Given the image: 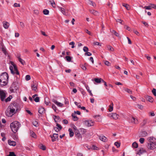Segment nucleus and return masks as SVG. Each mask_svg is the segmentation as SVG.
Masks as SVG:
<instances>
[{
	"instance_id": "nucleus-14",
	"label": "nucleus",
	"mask_w": 156,
	"mask_h": 156,
	"mask_svg": "<svg viewBox=\"0 0 156 156\" xmlns=\"http://www.w3.org/2000/svg\"><path fill=\"white\" fill-rule=\"evenodd\" d=\"M53 102H54L57 106L62 107L63 104L60 102H58L55 100H53Z\"/></svg>"
},
{
	"instance_id": "nucleus-55",
	"label": "nucleus",
	"mask_w": 156,
	"mask_h": 156,
	"mask_svg": "<svg viewBox=\"0 0 156 156\" xmlns=\"http://www.w3.org/2000/svg\"><path fill=\"white\" fill-rule=\"evenodd\" d=\"M69 44L70 45H72L71 48H73L74 47L75 43L74 42L72 41V42H70Z\"/></svg>"
},
{
	"instance_id": "nucleus-58",
	"label": "nucleus",
	"mask_w": 156,
	"mask_h": 156,
	"mask_svg": "<svg viewBox=\"0 0 156 156\" xmlns=\"http://www.w3.org/2000/svg\"><path fill=\"white\" fill-rule=\"evenodd\" d=\"M52 108H53V109L54 111L55 112H56V111L57 110V108H56V106H55V105H52Z\"/></svg>"
},
{
	"instance_id": "nucleus-23",
	"label": "nucleus",
	"mask_w": 156,
	"mask_h": 156,
	"mask_svg": "<svg viewBox=\"0 0 156 156\" xmlns=\"http://www.w3.org/2000/svg\"><path fill=\"white\" fill-rule=\"evenodd\" d=\"M110 32L114 34L117 37H119V34L114 30H110Z\"/></svg>"
},
{
	"instance_id": "nucleus-56",
	"label": "nucleus",
	"mask_w": 156,
	"mask_h": 156,
	"mask_svg": "<svg viewBox=\"0 0 156 156\" xmlns=\"http://www.w3.org/2000/svg\"><path fill=\"white\" fill-rule=\"evenodd\" d=\"M150 5L151 6V8L156 9V5L155 4L151 3Z\"/></svg>"
},
{
	"instance_id": "nucleus-3",
	"label": "nucleus",
	"mask_w": 156,
	"mask_h": 156,
	"mask_svg": "<svg viewBox=\"0 0 156 156\" xmlns=\"http://www.w3.org/2000/svg\"><path fill=\"white\" fill-rule=\"evenodd\" d=\"M16 112V111L12 109L11 108L8 107L5 113L7 116L8 117H11L14 115Z\"/></svg>"
},
{
	"instance_id": "nucleus-45",
	"label": "nucleus",
	"mask_w": 156,
	"mask_h": 156,
	"mask_svg": "<svg viewBox=\"0 0 156 156\" xmlns=\"http://www.w3.org/2000/svg\"><path fill=\"white\" fill-rule=\"evenodd\" d=\"M115 20H116V21L117 22H119V23H120L121 24H123V23H122L123 21L122 20H121L119 19H115Z\"/></svg>"
},
{
	"instance_id": "nucleus-33",
	"label": "nucleus",
	"mask_w": 156,
	"mask_h": 156,
	"mask_svg": "<svg viewBox=\"0 0 156 156\" xmlns=\"http://www.w3.org/2000/svg\"><path fill=\"white\" fill-rule=\"evenodd\" d=\"M141 135L142 137H145L147 135V133L146 131H143L142 132Z\"/></svg>"
},
{
	"instance_id": "nucleus-46",
	"label": "nucleus",
	"mask_w": 156,
	"mask_h": 156,
	"mask_svg": "<svg viewBox=\"0 0 156 156\" xmlns=\"http://www.w3.org/2000/svg\"><path fill=\"white\" fill-rule=\"evenodd\" d=\"M9 69L11 71V73L12 74H14L15 73V72H14L13 70V67L12 66H10L9 67Z\"/></svg>"
},
{
	"instance_id": "nucleus-60",
	"label": "nucleus",
	"mask_w": 156,
	"mask_h": 156,
	"mask_svg": "<svg viewBox=\"0 0 156 156\" xmlns=\"http://www.w3.org/2000/svg\"><path fill=\"white\" fill-rule=\"evenodd\" d=\"M104 63L105 65L108 66H109V65L110 64V62L108 61H105L104 62Z\"/></svg>"
},
{
	"instance_id": "nucleus-42",
	"label": "nucleus",
	"mask_w": 156,
	"mask_h": 156,
	"mask_svg": "<svg viewBox=\"0 0 156 156\" xmlns=\"http://www.w3.org/2000/svg\"><path fill=\"white\" fill-rule=\"evenodd\" d=\"M124 90L127 92H128L129 94H132V91L129 89H128V88H125L124 89Z\"/></svg>"
},
{
	"instance_id": "nucleus-32",
	"label": "nucleus",
	"mask_w": 156,
	"mask_h": 156,
	"mask_svg": "<svg viewBox=\"0 0 156 156\" xmlns=\"http://www.w3.org/2000/svg\"><path fill=\"white\" fill-rule=\"evenodd\" d=\"M133 120H132V122L135 124H137L138 123L137 120L136 118L132 117Z\"/></svg>"
},
{
	"instance_id": "nucleus-64",
	"label": "nucleus",
	"mask_w": 156,
	"mask_h": 156,
	"mask_svg": "<svg viewBox=\"0 0 156 156\" xmlns=\"http://www.w3.org/2000/svg\"><path fill=\"white\" fill-rule=\"evenodd\" d=\"M146 123V121L145 120H144L143 122L142 123V126H144Z\"/></svg>"
},
{
	"instance_id": "nucleus-39",
	"label": "nucleus",
	"mask_w": 156,
	"mask_h": 156,
	"mask_svg": "<svg viewBox=\"0 0 156 156\" xmlns=\"http://www.w3.org/2000/svg\"><path fill=\"white\" fill-rule=\"evenodd\" d=\"M43 13L44 14L47 15L49 13V11L47 9H45L43 10Z\"/></svg>"
},
{
	"instance_id": "nucleus-52",
	"label": "nucleus",
	"mask_w": 156,
	"mask_h": 156,
	"mask_svg": "<svg viewBox=\"0 0 156 156\" xmlns=\"http://www.w3.org/2000/svg\"><path fill=\"white\" fill-rule=\"evenodd\" d=\"M56 126L60 130L62 129V127L58 123H56Z\"/></svg>"
},
{
	"instance_id": "nucleus-38",
	"label": "nucleus",
	"mask_w": 156,
	"mask_h": 156,
	"mask_svg": "<svg viewBox=\"0 0 156 156\" xmlns=\"http://www.w3.org/2000/svg\"><path fill=\"white\" fill-rule=\"evenodd\" d=\"M32 123L33 125L37 127L38 126V122L36 120H35Z\"/></svg>"
},
{
	"instance_id": "nucleus-59",
	"label": "nucleus",
	"mask_w": 156,
	"mask_h": 156,
	"mask_svg": "<svg viewBox=\"0 0 156 156\" xmlns=\"http://www.w3.org/2000/svg\"><path fill=\"white\" fill-rule=\"evenodd\" d=\"M54 130L56 132H58L60 130L59 129H58V128L57 127H55L54 128Z\"/></svg>"
},
{
	"instance_id": "nucleus-22",
	"label": "nucleus",
	"mask_w": 156,
	"mask_h": 156,
	"mask_svg": "<svg viewBox=\"0 0 156 156\" xmlns=\"http://www.w3.org/2000/svg\"><path fill=\"white\" fill-rule=\"evenodd\" d=\"M106 47L107 49L110 51H114V48L110 45H107Z\"/></svg>"
},
{
	"instance_id": "nucleus-27",
	"label": "nucleus",
	"mask_w": 156,
	"mask_h": 156,
	"mask_svg": "<svg viewBox=\"0 0 156 156\" xmlns=\"http://www.w3.org/2000/svg\"><path fill=\"white\" fill-rule=\"evenodd\" d=\"M30 135L31 137L34 138H35L37 137L35 133L32 131H30Z\"/></svg>"
},
{
	"instance_id": "nucleus-2",
	"label": "nucleus",
	"mask_w": 156,
	"mask_h": 156,
	"mask_svg": "<svg viewBox=\"0 0 156 156\" xmlns=\"http://www.w3.org/2000/svg\"><path fill=\"white\" fill-rule=\"evenodd\" d=\"M20 126V123L17 121L14 122L10 125V128L14 133H16L17 131Z\"/></svg>"
},
{
	"instance_id": "nucleus-49",
	"label": "nucleus",
	"mask_w": 156,
	"mask_h": 156,
	"mask_svg": "<svg viewBox=\"0 0 156 156\" xmlns=\"http://www.w3.org/2000/svg\"><path fill=\"white\" fill-rule=\"evenodd\" d=\"M144 139L143 138H141L139 139V141L140 143L142 144L144 143Z\"/></svg>"
},
{
	"instance_id": "nucleus-12",
	"label": "nucleus",
	"mask_w": 156,
	"mask_h": 156,
	"mask_svg": "<svg viewBox=\"0 0 156 156\" xmlns=\"http://www.w3.org/2000/svg\"><path fill=\"white\" fill-rule=\"evenodd\" d=\"M50 137L52 138V141L54 142L56 141V139L58 138V134L54 133L53 136L50 135Z\"/></svg>"
},
{
	"instance_id": "nucleus-18",
	"label": "nucleus",
	"mask_w": 156,
	"mask_h": 156,
	"mask_svg": "<svg viewBox=\"0 0 156 156\" xmlns=\"http://www.w3.org/2000/svg\"><path fill=\"white\" fill-rule=\"evenodd\" d=\"M45 109L43 107H40L39 108L38 110V112L41 114H42L44 112Z\"/></svg>"
},
{
	"instance_id": "nucleus-43",
	"label": "nucleus",
	"mask_w": 156,
	"mask_h": 156,
	"mask_svg": "<svg viewBox=\"0 0 156 156\" xmlns=\"http://www.w3.org/2000/svg\"><path fill=\"white\" fill-rule=\"evenodd\" d=\"M72 116L73 118L74 121H76L78 120V118L76 116L74 115L73 114H72Z\"/></svg>"
},
{
	"instance_id": "nucleus-62",
	"label": "nucleus",
	"mask_w": 156,
	"mask_h": 156,
	"mask_svg": "<svg viewBox=\"0 0 156 156\" xmlns=\"http://www.w3.org/2000/svg\"><path fill=\"white\" fill-rule=\"evenodd\" d=\"M92 147L94 150H97L98 149V147L95 146L93 145Z\"/></svg>"
},
{
	"instance_id": "nucleus-28",
	"label": "nucleus",
	"mask_w": 156,
	"mask_h": 156,
	"mask_svg": "<svg viewBox=\"0 0 156 156\" xmlns=\"http://www.w3.org/2000/svg\"><path fill=\"white\" fill-rule=\"evenodd\" d=\"M147 99L148 101L149 102L152 103L153 101V98L150 96H147Z\"/></svg>"
},
{
	"instance_id": "nucleus-15",
	"label": "nucleus",
	"mask_w": 156,
	"mask_h": 156,
	"mask_svg": "<svg viewBox=\"0 0 156 156\" xmlns=\"http://www.w3.org/2000/svg\"><path fill=\"white\" fill-rule=\"evenodd\" d=\"M75 134L77 138H81V136L80 134L79 131L77 129H75Z\"/></svg>"
},
{
	"instance_id": "nucleus-63",
	"label": "nucleus",
	"mask_w": 156,
	"mask_h": 156,
	"mask_svg": "<svg viewBox=\"0 0 156 156\" xmlns=\"http://www.w3.org/2000/svg\"><path fill=\"white\" fill-rule=\"evenodd\" d=\"M138 108L141 109H142L143 108V106L141 105H137Z\"/></svg>"
},
{
	"instance_id": "nucleus-9",
	"label": "nucleus",
	"mask_w": 156,
	"mask_h": 156,
	"mask_svg": "<svg viewBox=\"0 0 156 156\" xmlns=\"http://www.w3.org/2000/svg\"><path fill=\"white\" fill-rule=\"evenodd\" d=\"M109 117H112L114 119L116 120L118 118L119 115L115 113H110L108 115Z\"/></svg>"
},
{
	"instance_id": "nucleus-19",
	"label": "nucleus",
	"mask_w": 156,
	"mask_h": 156,
	"mask_svg": "<svg viewBox=\"0 0 156 156\" xmlns=\"http://www.w3.org/2000/svg\"><path fill=\"white\" fill-rule=\"evenodd\" d=\"M85 87H86V88L87 90L88 91V92L90 94V95L91 96H93V94L91 92V90H90L89 87V86L88 85H85Z\"/></svg>"
},
{
	"instance_id": "nucleus-30",
	"label": "nucleus",
	"mask_w": 156,
	"mask_h": 156,
	"mask_svg": "<svg viewBox=\"0 0 156 156\" xmlns=\"http://www.w3.org/2000/svg\"><path fill=\"white\" fill-rule=\"evenodd\" d=\"M49 2L53 8H55L56 7L55 4V2L53 0H50Z\"/></svg>"
},
{
	"instance_id": "nucleus-24",
	"label": "nucleus",
	"mask_w": 156,
	"mask_h": 156,
	"mask_svg": "<svg viewBox=\"0 0 156 156\" xmlns=\"http://www.w3.org/2000/svg\"><path fill=\"white\" fill-rule=\"evenodd\" d=\"M90 12L94 15H98L99 14V13L98 12L93 9L90 10Z\"/></svg>"
},
{
	"instance_id": "nucleus-29",
	"label": "nucleus",
	"mask_w": 156,
	"mask_h": 156,
	"mask_svg": "<svg viewBox=\"0 0 156 156\" xmlns=\"http://www.w3.org/2000/svg\"><path fill=\"white\" fill-rule=\"evenodd\" d=\"M132 146L133 148H137L138 147V144L136 142H134L132 144Z\"/></svg>"
},
{
	"instance_id": "nucleus-37",
	"label": "nucleus",
	"mask_w": 156,
	"mask_h": 156,
	"mask_svg": "<svg viewBox=\"0 0 156 156\" xmlns=\"http://www.w3.org/2000/svg\"><path fill=\"white\" fill-rule=\"evenodd\" d=\"M54 119L55 122H57L58 121L60 117L58 116H57L56 115H54Z\"/></svg>"
},
{
	"instance_id": "nucleus-16",
	"label": "nucleus",
	"mask_w": 156,
	"mask_h": 156,
	"mask_svg": "<svg viewBox=\"0 0 156 156\" xmlns=\"http://www.w3.org/2000/svg\"><path fill=\"white\" fill-rule=\"evenodd\" d=\"M8 143L10 146H15L16 145V143L15 141H12L10 140H8Z\"/></svg>"
},
{
	"instance_id": "nucleus-50",
	"label": "nucleus",
	"mask_w": 156,
	"mask_h": 156,
	"mask_svg": "<svg viewBox=\"0 0 156 156\" xmlns=\"http://www.w3.org/2000/svg\"><path fill=\"white\" fill-rule=\"evenodd\" d=\"M26 80L27 81L29 80L30 79V76L29 75H27L25 77Z\"/></svg>"
},
{
	"instance_id": "nucleus-40",
	"label": "nucleus",
	"mask_w": 156,
	"mask_h": 156,
	"mask_svg": "<svg viewBox=\"0 0 156 156\" xmlns=\"http://www.w3.org/2000/svg\"><path fill=\"white\" fill-rule=\"evenodd\" d=\"M143 8L145 9H146L150 10L151 9V6L149 5L148 6H145L144 7H143V6H141Z\"/></svg>"
},
{
	"instance_id": "nucleus-13",
	"label": "nucleus",
	"mask_w": 156,
	"mask_h": 156,
	"mask_svg": "<svg viewBox=\"0 0 156 156\" xmlns=\"http://www.w3.org/2000/svg\"><path fill=\"white\" fill-rule=\"evenodd\" d=\"M147 140L149 142V143H154L156 142V139L153 137H150L147 139Z\"/></svg>"
},
{
	"instance_id": "nucleus-57",
	"label": "nucleus",
	"mask_w": 156,
	"mask_h": 156,
	"mask_svg": "<svg viewBox=\"0 0 156 156\" xmlns=\"http://www.w3.org/2000/svg\"><path fill=\"white\" fill-rule=\"evenodd\" d=\"M92 55V54L91 53L89 52H87L85 53V55H87L88 56H91Z\"/></svg>"
},
{
	"instance_id": "nucleus-31",
	"label": "nucleus",
	"mask_w": 156,
	"mask_h": 156,
	"mask_svg": "<svg viewBox=\"0 0 156 156\" xmlns=\"http://www.w3.org/2000/svg\"><path fill=\"white\" fill-rule=\"evenodd\" d=\"M18 58L19 62L23 65L25 64V62L24 60L21 59L20 57H18Z\"/></svg>"
},
{
	"instance_id": "nucleus-35",
	"label": "nucleus",
	"mask_w": 156,
	"mask_h": 156,
	"mask_svg": "<svg viewBox=\"0 0 156 156\" xmlns=\"http://www.w3.org/2000/svg\"><path fill=\"white\" fill-rule=\"evenodd\" d=\"M94 81L97 83H100L101 82V79L100 78H95Z\"/></svg>"
},
{
	"instance_id": "nucleus-1",
	"label": "nucleus",
	"mask_w": 156,
	"mask_h": 156,
	"mask_svg": "<svg viewBox=\"0 0 156 156\" xmlns=\"http://www.w3.org/2000/svg\"><path fill=\"white\" fill-rule=\"evenodd\" d=\"M8 78L9 76L6 73H3L0 76V85L1 86L6 85L7 84Z\"/></svg>"
},
{
	"instance_id": "nucleus-20",
	"label": "nucleus",
	"mask_w": 156,
	"mask_h": 156,
	"mask_svg": "<svg viewBox=\"0 0 156 156\" xmlns=\"http://www.w3.org/2000/svg\"><path fill=\"white\" fill-rule=\"evenodd\" d=\"M3 26L5 28L7 29L9 27V23L6 22H4L3 23Z\"/></svg>"
},
{
	"instance_id": "nucleus-61",
	"label": "nucleus",
	"mask_w": 156,
	"mask_h": 156,
	"mask_svg": "<svg viewBox=\"0 0 156 156\" xmlns=\"http://www.w3.org/2000/svg\"><path fill=\"white\" fill-rule=\"evenodd\" d=\"M40 148L43 150H46V147L44 145H42L40 147Z\"/></svg>"
},
{
	"instance_id": "nucleus-41",
	"label": "nucleus",
	"mask_w": 156,
	"mask_h": 156,
	"mask_svg": "<svg viewBox=\"0 0 156 156\" xmlns=\"http://www.w3.org/2000/svg\"><path fill=\"white\" fill-rule=\"evenodd\" d=\"M11 62V64L13 66V67H14V71H16V70H18L17 68V67L16 66L15 64H14L13 62Z\"/></svg>"
},
{
	"instance_id": "nucleus-4",
	"label": "nucleus",
	"mask_w": 156,
	"mask_h": 156,
	"mask_svg": "<svg viewBox=\"0 0 156 156\" xmlns=\"http://www.w3.org/2000/svg\"><path fill=\"white\" fill-rule=\"evenodd\" d=\"M18 89V87L16 85V83L13 82L10 88V90L11 92H15Z\"/></svg>"
},
{
	"instance_id": "nucleus-44",
	"label": "nucleus",
	"mask_w": 156,
	"mask_h": 156,
	"mask_svg": "<svg viewBox=\"0 0 156 156\" xmlns=\"http://www.w3.org/2000/svg\"><path fill=\"white\" fill-rule=\"evenodd\" d=\"M66 60L69 62H71L72 58L70 56H66Z\"/></svg>"
},
{
	"instance_id": "nucleus-8",
	"label": "nucleus",
	"mask_w": 156,
	"mask_h": 156,
	"mask_svg": "<svg viewBox=\"0 0 156 156\" xmlns=\"http://www.w3.org/2000/svg\"><path fill=\"white\" fill-rule=\"evenodd\" d=\"M84 122L85 125L88 127L93 126L94 125V122L90 120H86Z\"/></svg>"
},
{
	"instance_id": "nucleus-11",
	"label": "nucleus",
	"mask_w": 156,
	"mask_h": 156,
	"mask_svg": "<svg viewBox=\"0 0 156 156\" xmlns=\"http://www.w3.org/2000/svg\"><path fill=\"white\" fill-rule=\"evenodd\" d=\"M31 87L32 90L35 91L37 89V84L36 81H33L31 84Z\"/></svg>"
},
{
	"instance_id": "nucleus-36",
	"label": "nucleus",
	"mask_w": 156,
	"mask_h": 156,
	"mask_svg": "<svg viewBox=\"0 0 156 156\" xmlns=\"http://www.w3.org/2000/svg\"><path fill=\"white\" fill-rule=\"evenodd\" d=\"M12 96H9V97H8L7 98L5 99V101L6 102L10 101L11 99L12 98Z\"/></svg>"
},
{
	"instance_id": "nucleus-26",
	"label": "nucleus",
	"mask_w": 156,
	"mask_h": 156,
	"mask_svg": "<svg viewBox=\"0 0 156 156\" xmlns=\"http://www.w3.org/2000/svg\"><path fill=\"white\" fill-rule=\"evenodd\" d=\"M69 136L70 137H72L73 136L74 134V132L72 131V129L71 128L69 129Z\"/></svg>"
},
{
	"instance_id": "nucleus-47",
	"label": "nucleus",
	"mask_w": 156,
	"mask_h": 156,
	"mask_svg": "<svg viewBox=\"0 0 156 156\" xmlns=\"http://www.w3.org/2000/svg\"><path fill=\"white\" fill-rule=\"evenodd\" d=\"M7 156H16V155L13 152H10L9 154Z\"/></svg>"
},
{
	"instance_id": "nucleus-17",
	"label": "nucleus",
	"mask_w": 156,
	"mask_h": 156,
	"mask_svg": "<svg viewBox=\"0 0 156 156\" xmlns=\"http://www.w3.org/2000/svg\"><path fill=\"white\" fill-rule=\"evenodd\" d=\"M99 139L102 141L106 142L107 141V139L106 137L104 136H100L99 137Z\"/></svg>"
},
{
	"instance_id": "nucleus-53",
	"label": "nucleus",
	"mask_w": 156,
	"mask_h": 156,
	"mask_svg": "<svg viewBox=\"0 0 156 156\" xmlns=\"http://www.w3.org/2000/svg\"><path fill=\"white\" fill-rule=\"evenodd\" d=\"M115 145L117 146V147H119L120 145V143L118 142H115Z\"/></svg>"
},
{
	"instance_id": "nucleus-7",
	"label": "nucleus",
	"mask_w": 156,
	"mask_h": 156,
	"mask_svg": "<svg viewBox=\"0 0 156 156\" xmlns=\"http://www.w3.org/2000/svg\"><path fill=\"white\" fill-rule=\"evenodd\" d=\"M18 107L16 103H14L11 104L8 107L16 111L17 110Z\"/></svg>"
},
{
	"instance_id": "nucleus-48",
	"label": "nucleus",
	"mask_w": 156,
	"mask_h": 156,
	"mask_svg": "<svg viewBox=\"0 0 156 156\" xmlns=\"http://www.w3.org/2000/svg\"><path fill=\"white\" fill-rule=\"evenodd\" d=\"M83 51H84L85 52H87L89 50L88 48L87 47H86V46H84L83 47Z\"/></svg>"
},
{
	"instance_id": "nucleus-25",
	"label": "nucleus",
	"mask_w": 156,
	"mask_h": 156,
	"mask_svg": "<svg viewBox=\"0 0 156 156\" xmlns=\"http://www.w3.org/2000/svg\"><path fill=\"white\" fill-rule=\"evenodd\" d=\"M58 8L63 14L65 15L66 14V12L65 9L63 8L60 7H58Z\"/></svg>"
},
{
	"instance_id": "nucleus-51",
	"label": "nucleus",
	"mask_w": 156,
	"mask_h": 156,
	"mask_svg": "<svg viewBox=\"0 0 156 156\" xmlns=\"http://www.w3.org/2000/svg\"><path fill=\"white\" fill-rule=\"evenodd\" d=\"M152 93L155 96H156V89L153 88L152 91Z\"/></svg>"
},
{
	"instance_id": "nucleus-34",
	"label": "nucleus",
	"mask_w": 156,
	"mask_h": 156,
	"mask_svg": "<svg viewBox=\"0 0 156 156\" xmlns=\"http://www.w3.org/2000/svg\"><path fill=\"white\" fill-rule=\"evenodd\" d=\"M122 5L123 6L125 7L126 8V9L128 10H129L130 8L129 6L126 4H123Z\"/></svg>"
},
{
	"instance_id": "nucleus-6",
	"label": "nucleus",
	"mask_w": 156,
	"mask_h": 156,
	"mask_svg": "<svg viewBox=\"0 0 156 156\" xmlns=\"http://www.w3.org/2000/svg\"><path fill=\"white\" fill-rule=\"evenodd\" d=\"M147 147L149 149L153 150L156 148V143H148Z\"/></svg>"
},
{
	"instance_id": "nucleus-5",
	"label": "nucleus",
	"mask_w": 156,
	"mask_h": 156,
	"mask_svg": "<svg viewBox=\"0 0 156 156\" xmlns=\"http://www.w3.org/2000/svg\"><path fill=\"white\" fill-rule=\"evenodd\" d=\"M5 91L0 90V98L1 100L2 101H4L6 97Z\"/></svg>"
},
{
	"instance_id": "nucleus-21",
	"label": "nucleus",
	"mask_w": 156,
	"mask_h": 156,
	"mask_svg": "<svg viewBox=\"0 0 156 156\" xmlns=\"http://www.w3.org/2000/svg\"><path fill=\"white\" fill-rule=\"evenodd\" d=\"M113 103L112 102L111 104L109 106L108 110L109 112H111L113 110Z\"/></svg>"
},
{
	"instance_id": "nucleus-10",
	"label": "nucleus",
	"mask_w": 156,
	"mask_h": 156,
	"mask_svg": "<svg viewBox=\"0 0 156 156\" xmlns=\"http://www.w3.org/2000/svg\"><path fill=\"white\" fill-rule=\"evenodd\" d=\"M146 152L145 150L143 148L141 147L139 148V150L137 151L136 154L140 156L141 155Z\"/></svg>"
},
{
	"instance_id": "nucleus-54",
	"label": "nucleus",
	"mask_w": 156,
	"mask_h": 156,
	"mask_svg": "<svg viewBox=\"0 0 156 156\" xmlns=\"http://www.w3.org/2000/svg\"><path fill=\"white\" fill-rule=\"evenodd\" d=\"M40 98L39 97H36L34 99V101L37 102H38L39 101Z\"/></svg>"
}]
</instances>
